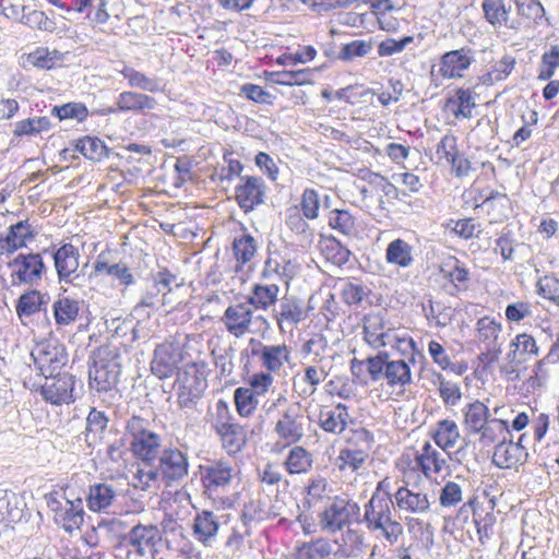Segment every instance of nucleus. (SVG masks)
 <instances>
[{
	"label": "nucleus",
	"instance_id": "f257e3e1",
	"mask_svg": "<svg viewBox=\"0 0 559 559\" xmlns=\"http://www.w3.org/2000/svg\"><path fill=\"white\" fill-rule=\"evenodd\" d=\"M393 501L370 498L364 506L362 523L378 538L394 545L403 535L404 527L394 515Z\"/></svg>",
	"mask_w": 559,
	"mask_h": 559
},
{
	"label": "nucleus",
	"instance_id": "f03ea898",
	"mask_svg": "<svg viewBox=\"0 0 559 559\" xmlns=\"http://www.w3.org/2000/svg\"><path fill=\"white\" fill-rule=\"evenodd\" d=\"M126 438L133 455L143 463L153 464L162 452V437L151 429V421L132 415L126 423Z\"/></svg>",
	"mask_w": 559,
	"mask_h": 559
},
{
	"label": "nucleus",
	"instance_id": "7ed1b4c3",
	"mask_svg": "<svg viewBox=\"0 0 559 559\" xmlns=\"http://www.w3.org/2000/svg\"><path fill=\"white\" fill-rule=\"evenodd\" d=\"M88 370L90 385L98 392L112 390L121 372L120 353L117 347L104 345L93 352Z\"/></svg>",
	"mask_w": 559,
	"mask_h": 559
},
{
	"label": "nucleus",
	"instance_id": "20e7f679",
	"mask_svg": "<svg viewBox=\"0 0 559 559\" xmlns=\"http://www.w3.org/2000/svg\"><path fill=\"white\" fill-rule=\"evenodd\" d=\"M308 425L309 419L305 415L301 404L289 403L278 412L274 432L286 444H295L304 438Z\"/></svg>",
	"mask_w": 559,
	"mask_h": 559
},
{
	"label": "nucleus",
	"instance_id": "39448f33",
	"mask_svg": "<svg viewBox=\"0 0 559 559\" xmlns=\"http://www.w3.org/2000/svg\"><path fill=\"white\" fill-rule=\"evenodd\" d=\"M399 466L404 477L406 476V469L420 471L427 478L449 469L447 455L433 448L428 441L423 444L420 451L416 452L414 459L408 454H403Z\"/></svg>",
	"mask_w": 559,
	"mask_h": 559
},
{
	"label": "nucleus",
	"instance_id": "423d86ee",
	"mask_svg": "<svg viewBox=\"0 0 559 559\" xmlns=\"http://www.w3.org/2000/svg\"><path fill=\"white\" fill-rule=\"evenodd\" d=\"M177 402L180 408L193 409L207 388L204 372L195 365H188L177 378Z\"/></svg>",
	"mask_w": 559,
	"mask_h": 559
},
{
	"label": "nucleus",
	"instance_id": "0eeeda50",
	"mask_svg": "<svg viewBox=\"0 0 559 559\" xmlns=\"http://www.w3.org/2000/svg\"><path fill=\"white\" fill-rule=\"evenodd\" d=\"M31 356L36 369L45 378L60 372L68 361L64 346L53 338L38 342L33 347Z\"/></svg>",
	"mask_w": 559,
	"mask_h": 559
},
{
	"label": "nucleus",
	"instance_id": "6e6552de",
	"mask_svg": "<svg viewBox=\"0 0 559 559\" xmlns=\"http://www.w3.org/2000/svg\"><path fill=\"white\" fill-rule=\"evenodd\" d=\"M365 341L374 349L381 347H393L400 350L406 348H415V342L411 337H402L394 329L385 328L382 319L379 317H370L364 325Z\"/></svg>",
	"mask_w": 559,
	"mask_h": 559
},
{
	"label": "nucleus",
	"instance_id": "1a4fd4ad",
	"mask_svg": "<svg viewBox=\"0 0 559 559\" xmlns=\"http://www.w3.org/2000/svg\"><path fill=\"white\" fill-rule=\"evenodd\" d=\"M53 262L59 283L75 287L83 286L85 275L80 270V252L78 248L71 243L62 245L53 253Z\"/></svg>",
	"mask_w": 559,
	"mask_h": 559
},
{
	"label": "nucleus",
	"instance_id": "9d476101",
	"mask_svg": "<svg viewBox=\"0 0 559 559\" xmlns=\"http://www.w3.org/2000/svg\"><path fill=\"white\" fill-rule=\"evenodd\" d=\"M236 474V466L226 460H215L201 466V481L204 492L218 497L228 487Z\"/></svg>",
	"mask_w": 559,
	"mask_h": 559
},
{
	"label": "nucleus",
	"instance_id": "9b49d317",
	"mask_svg": "<svg viewBox=\"0 0 559 559\" xmlns=\"http://www.w3.org/2000/svg\"><path fill=\"white\" fill-rule=\"evenodd\" d=\"M502 325L491 317H483L476 323V340L484 345L485 350L480 353L479 359L485 364H492L499 360L501 345L499 343Z\"/></svg>",
	"mask_w": 559,
	"mask_h": 559
},
{
	"label": "nucleus",
	"instance_id": "f8f14e48",
	"mask_svg": "<svg viewBox=\"0 0 559 559\" xmlns=\"http://www.w3.org/2000/svg\"><path fill=\"white\" fill-rule=\"evenodd\" d=\"M126 542L136 556L153 559L158 551L162 534L156 525L138 524L129 531Z\"/></svg>",
	"mask_w": 559,
	"mask_h": 559
},
{
	"label": "nucleus",
	"instance_id": "ddd939ff",
	"mask_svg": "<svg viewBox=\"0 0 559 559\" xmlns=\"http://www.w3.org/2000/svg\"><path fill=\"white\" fill-rule=\"evenodd\" d=\"M47 504L55 514L56 523L66 532L71 533L83 524L84 510L81 498L73 500L66 498L63 501H60L55 497H49Z\"/></svg>",
	"mask_w": 559,
	"mask_h": 559
},
{
	"label": "nucleus",
	"instance_id": "4468645a",
	"mask_svg": "<svg viewBox=\"0 0 559 559\" xmlns=\"http://www.w3.org/2000/svg\"><path fill=\"white\" fill-rule=\"evenodd\" d=\"M74 384L73 376L58 372L46 378V382L41 385L40 394L51 405L70 404L74 401Z\"/></svg>",
	"mask_w": 559,
	"mask_h": 559
},
{
	"label": "nucleus",
	"instance_id": "2eb2a0df",
	"mask_svg": "<svg viewBox=\"0 0 559 559\" xmlns=\"http://www.w3.org/2000/svg\"><path fill=\"white\" fill-rule=\"evenodd\" d=\"M357 508L346 499H334L320 514V527L326 533H336L349 524L353 511Z\"/></svg>",
	"mask_w": 559,
	"mask_h": 559
},
{
	"label": "nucleus",
	"instance_id": "dca6fc26",
	"mask_svg": "<svg viewBox=\"0 0 559 559\" xmlns=\"http://www.w3.org/2000/svg\"><path fill=\"white\" fill-rule=\"evenodd\" d=\"M253 310L247 301L229 305L222 317L226 330L239 338L251 332Z\"/></svg>",
	"mask_w": 559,
	"mask_h": 559
},
{
	"label": "nucleus",
	"instance_id": "f3484780",
	"mask_svg": "<svg viewBox=\"0 0 559 559\" xmlns=\"http://www.w3.org/2000/svg\"><path fill=\"white\" fill-rule=\"evenodd\" d=\"M297 272L298 265L294 260L282 254L280 251H273L269 253L264 261L261 280L270 282L277 280L288 285Z\"/></svg>",
	"mask_w": 559,
	"mask_h": 559
},
{
	"label": "nucleus",
	"instance_id": "a211bd4d",
	"mask_svg": "<svg viewBox=\"0 0 559 559\" xmlns=\"http://www.w3.org/2000/svg\"><path fill=\"white\" fill-rule=\"evenodd\" d=\"M474 62V51L468 47L447 51L440 58L439 73L444 79H461Z\"/></svg>",
	"mask_w": 559,
	"mask_h": 559
},
{
	"label": "nucleus",
	"instance_id": "6ab92c4d",
	"mask_svg": "<svg viewBox=\"0 0 559 559\" xmlns=\"http://www.w3.org/2000/svg\"><path fill=\"white\" fill-rule=\"evenodd\" d=\"M158 471L167 481L180 480L188 475V455L177 448L163 449L158 455Z\"/></svg>",
	"mask_w": 559,
	"mask_h": 559
},
{
	"label": "nucleus",
	"instance_id": "aec40b11",
	"mask_svg": "<svg viewBox=\"0 0 559 559\" xmlns=\"http://www.w3.org/2000/svg\"><path fill=\"white\" fill-rule=\"evenodd\" d=\"M395 510L407 515H421L430 510V501L428 495L421 491H415L403 485L394 491Z\"/></svg>",
	"mask_w": 559,
	"mask_h": 559
},
{
	"label": "nucleus",
	"instance_id": "412c9836",
	"mask_svg": "<svg viewBox=\"0 0 559 559\" xmlns=\"http://www.w3.org/2000/svg\"><path fill=\"white\" fill-rule=\"evenodd\" d=\"M181 349L173 343H163L156 346L151 364L152 372L159 379L170 378L181 361Z\"/></svg>",
	"mask_w": 559,
	"mask_h": 559
},
{
	"label": "nucleus",
	"instance_id": "4be33fe9",
	"mask_svg": "<svg viewBox=\"0 0 559 559\" xmlns=\"http://www.w3.org/2000/svg\"><path fill=\"white\" fill-rule=\"evenodd\" d=\"M13 280L20 283L34 284L41 278L45 264L38 253L20 254L11 263Z\"/></svg>",
	"mask_w": 559,
	"mask_h": 559
},
{
	"label": "nucleus",
	"instance_id": "5701e85b",
	"mask_svg": "<svg viewBox=\"0 0 559 559\" xmlns=\"http://www.w3.org/2000/svg\"><path fill=\"white\" fill-rule=\"evenodd\" d=\"M241 180L242 183L236 187V200L248 212L264 202L265 185L260 177L248 176Z\"/></svg>",
	"mask_w": 559,
	"mask_h": 559
},
{
	"label": "nucleus",
	"instance_id": "b1692460",
	"mask_svg": "<svg viewBox=\"0 0 559 559\" xmlns=\"http://www.w3.org/2000/svg\"><path fill=\"white\" fill-rule=\"evenodd\" d=\"M527 457L528 453L524 445L503 438L495 448L492 463L499 468H518L527 461Z\"/></svg>",
	"mask_w": 559,
	"mask_h": 559
},
{
	"label": "nucleus",
	"instance_id": "393cba45",
	"mask_svg": "<svg viewBox=\"0 0 559 559\" xmlns=\"http://www.w3.org/2000/svg\"><path fill=\"white\" fill-rule=\"evenodd\" d=\"M218 518L210 510L198 511L191 524L192 536L204 547H212L219 531Z\"/></svg>",
	"mask_w": 559,
	"mask_h": 559
},
{
	"label": "nucleus",
	"instance_id": "a878e982",
	"mask_svg": "<svg viewBox=\"0 0 559 559\" xmlns=\"http://www.w3.org/2000/svg\"><path fill=\"white\" fill-rule=\"evenodd\" d=\"M319 426L325 432L341 435L352 423L348 407L343 403L333 406H324L319 413Z\"/></svg>",
	"mask_w": 559,
	"mask_h": 559
},
{
	"label": "nucleus",
	"instance_id": "bb28decb",
	"mask_svg": "<svg viewBox=\"0 0 559 559\" xmlns=\"http://www.w3.org/2000/svg\"><path fill=\"white\" fill-rule=\"evenodd\" d=\"M252 355L260 358L262 366L270 372L278 373L289 362L290 349L286 344L263 345L253 349Z\"/></svg>",
	"mask_w": 559,
	"mask_h": 559
},
{
	"label": "nucleus",
	"instance_id": "cd10ccee",
	"mask_svg": "<svg viewBox=\"0 0 559 559\" xmlns=\"http://www.w3.org/2000/svg\"><path fill=\"white\" fill-rule=\"evenodd\" d=\"M384 258L389 265L407 270L416 262L415 248L406 240L396 238L388 243Z\"/></svg>",
	"mask_w": 559,
	"mask_h": 559
},
{
	"label": "nucleus",
	"instance_id": "c85d7f7f",
	"mask_svg": "<svg viewBox=\"0 0 559 559\" xmlns=\"http://www.w3.org/2000/svg\"><path fill=\"white\" fill-rule=\"evenodd\" d=\"M280 286L275 282L255 283L251 286L246 301L254 310H267L278 300Z\"/></svg>",
	"mask_w": 559,
	"mask_h": 559
},
{
	"label": "nucleus",
	"instance_id": "c756f323",
	"mask_svg": "<svg viewBox=\"0 0 559 559\" xmlns=\"http://www.w3.org/2000/svg\"><path fill=\"white\" fill-rule=\"evenodd\" d=\"M307 317L301 304L294 297L283 298L275 312L276 323L281 331L293 329Z\"/></svg>",
	"mask_w": 559,
	"mask_h": 559
},
{
	"label": "nucleus",
	"instance_id": "7c9ffc66",
	"mask_svg": "<svg viewBox=\"0 0 559 559\" xmlns=\"http://www.w3.org/2000/svg\"><path fill=\"white\" fill-rule=\"evenodd\" d=\"M117 498V490L107 483H97L90 486L86 497L87 508L93 512H106Z\"/></svg>",
	"mask_w": 559,
	"mask_h": 559
},
{
	"label": "nucleus",
	"instance_id": "2f4dec72",
	"mask_svg": "<svg viewBox=\"0 0 559 559\" xmlns=\"http://www.w3.org/2000/svg\"><path fill=\"white\" fill-rule=\"evenodd\" d=\"M463 426L468 433L479 431L489 419V408L483 402L476 400L462 408Z\"/></svg>",
	"mask_w": 559,
	"mask_h": 559
},
{
	"label": "nucleus",
	"instance_id": "473e14b6",
	"mask_svg": "<svg viewBox=\"0 0 559 559\" xmlns=\"http://www.w3.org/2000/svg\"><path fill=\"white\" fill-rule=\"evenodd\" d=\"M110 0H75L78 13H84L92 24H105L110 14L108 5Z\"/></svg>",
	"mask_w": 559,
	"mask_h": 559
},
{
	"label": "nucleus",
	"instance_id": "72a5a7b5",
	"mask_svg": "<svg viewBox=\"0 0 559 559\" xmlns=\"http://www.w3.org/2000/svg\"><path fill=\"white\" fill-rule=\"evenodd\" d=\"M116 106L120 111H142L155 109L157 102L146 94L122 92L116 100Z\"/></svg>",
	"mask_w": 559,
	"mask_h": 559
},
{
	"label": "nucleus",
	"instance_id": "f704fd0d",
	"mask_svg": "<svg viewBox=\"0 0 559 559\" xmlns=\"http://www.w3.org/2000/svg\"><path fill=\"white\" fill-rule=\"evenodd\" d=\"M389 355L386 353H379L376 356H370L366 359L354 358L350 361V370L356 373V368L366 367V370L372 381H379L385 377V369L389 365Z\"/></svg>",
	"mask_w": 559,
	"mask_h": 559
},
{
	"label": "nucleus",
	"instance_id": "c9c22d12",
	"mask_svg": "<svg viewBox=\"0 0 559 559\" xmlns=\"http://www.w3.org/2000/svg\"><path fill=\"white\" fill-rule=\"evenodd\" d=\"M34 231L28 221H20L11 225L7 236L0 240L4 242L2 248L10 251L17 250L26 245V241L34 238Z\"/></svg>",
	"mask_w": 559,
	"mask_h": 559
},
{
	"label": "nucleus",
	"instance_id": "e433bc0d",
	"mask_svg": "<svg viewBox=\"0 0 559 559\" xmlns=\"http://www.w3.org/2000/svg\"><path fill=\"white\" fill-rule=\"evenodd\" d=\"M103 273L118 280L119 283L126 287L134 283V276L124 263L109 264L103 259V254H99L94 263V274L98 275Z\"/></svg>",
	"mask_w": 559,
	"mask_h": 559
},
{
	"label": "nucleus",
	"instance_id": "4c0bfd02",
	"mask_svg": "<svg viewBox=\"0 0 559 559\" xmlns=\"http://www.w3.org/2000/svg\"><path fill=\"white\" fill-rule=\"evenodd\" d=\"M460 429L454 420L442 419L437 423L432 438L443 451L452 449L460 439Z\"/></svg>",
	"mask_w": 559,
	"mask_h": 559
},
{
	"label": "nucleus",
	"instance_id": "58836bf2",
	"mask_svg": "<svg viewBox=\"0 0 559 559\" xmlns=\"http://www.w3.org/2000/svg\"><path fill=\"white\" fill-rule=\"evenodd\" d=\"M223 449L229 454L239 453L247 442V433L242 426L235 424L217 432Z\"/></svg>",
	"mask_w": 559,
	"mask_h": 559
},
{
	"label": "nucleus",
	"instance_id": "ea45409f",
	"mask_svg": "<svg viewBox=\"0 0 559 559\" xmlns=\"http://www.w3.org/2000/svg\"><path fill=\"white\" fill-rule=\"evenodd\" d=\"M121 74L128 80L130 87L140 88L150 93L163 92L164 86L159 79L147 76L146 74L135 70L131 67H124Z\"/></svg>",
	"mask_w": 559,
	"mask_h": 559
},
{
	"label": "nucleus",
	"instance_id": "a19ab883",
	"mask_svg": "<svg viewBox=\"0 0 559 559\" xmlns=\"http://www.w3.org/2000/svg\"><path fill=\"white\" fill-rule=\"evenodd\" d=\"M312 454L300 445L294 447L284 461V466L289 474L307 473L312 468Z\"/></svg>",
	"mask_w": 559,
	"mask_h": 559
},
{
	"label": "nucleus",
	"instance_id": "79ce46f5",
	"mask_svg": "<svg viewBox=\"0 0 559 559\" xmlns=\"http://www.w3.org/2000/svg\"><path fill=\"white\" fill-rule=\"evenodd\" d=\"M333 552L332 544L325 538L302 543L296 547V559H325Z\"/></svg>",
	"mask_w": 559,
	"mask_h": 559
},
{
	"label": "nucleus",
	"instance_id": "37998d69",
	"mask_svg": "<svg viewBox=\"0 0 559 559\" xmlns=\"http://www.w3.org/2000/svg\"><path fill=\"white\" fill-rule=\"evenodd\" d=\"M368 455L365 449L346 448L340 451L335 466L343 472H356L366 462Z\"/></svg>",
	"mask_w": 559,
	"mask_h": 559
},
{
	"label": "nucleus",
	"instance_id": "c03bdc74",
	"mask_svg": "<svg viewBox=\"0 0 559 559\" xmlns=\"http://www.w3.org/2000/svg\"><path fill=\"white\" fill-rule=\"evenodd\" d=\"M386 382L390 386L404 388L412 382V371L405 360H390L385 369Z\"/></svg>",
	"mask_w": 559,
	"mask_h": 559
},
{
	"label": "nucleus",
	"instance_id": "a18cd8bd",
	"mask_svg": "<svg viewBox=\"0 0 559 559\" xmlns=\"http://www.w3.org/2000/svg\"><path fill=\"white\" fill-rule=\"evenodd\" d=\"M433 384L447 406H455L459 404L462 399V391L456 382L445 379L441 373H436Z\"/></svg>",
	"mask_w": 559,
	"mask_h": 559
},
{
	"label": "nucleus",
	"instance_id": "49530a36",
	"mask_svg": "<svg viewBox=\"0 0 559 559\" xmlns=\"http://www.w3.org/2000/svg\"><path fill=\"white\" fill-rule=\"evenodd\" d=\"M53 317L58 325L64 326L73 323L79 316V302L70 298H60L53 302Z\"/></svg>",
	"mask_w": 559,
	"mask_h": 559
},
{
	"label": "nucleus",
	"instance_id": "de8ad7c7",
	"mask_svg": "<svg viewBox=\"0 0 559 559\" xmlns=\"http://www.w3.org/2000/svg\"><path fill=\"white\" fill-rule=\"evenodd\" d=\"M481 9L486 21L493 27H500L509 20L503 0H483Z\"/></svg>",
	"mask_w": 559,
	"mask_h": 559
},
{
	"label": "nucleus",
	"instance_id": "09e8293b",
	"mask_svg": "<svg viewBox=\"0 0 559 559\" xmlns=\"http://www.w3.org/2000/svg\"><path fill=\"white\" fill-rule=\"evenodd\" d=\"M321 250L325 259L337 266L346 264L350 257V251L334 237L326 238Z\"/></svg>",
	"mask_w": 559,
	"mask_h": 559
},
{
	"label": "nucleus",
	"instance_id": "8fccbe9b",
	"mask_svg": "<svg viewBox=\"0 0 559 559\" xmlns=\"http://www.w3.org/2000/svg\"><path fill=\"white\" fill-rule=\"evenodd\" d=\"M475 99L469 88H459L455 97L449 98L448 106H455L452 108L455 117L471 118L472 111L475 107Z\"/></svg>",
	"mask_w": 559,
	"mask_h": 559
},
{
	"label": "nucleus",
	"instance_id": "3c124183",
	"mask_svg": "<svg viewBox=\"0 0 559 559\" xmlns=\"http://www.w3.org/2000/svg\"><path fill=\"white\" fill-rule=\"evenodd\" d=\"M257 240L249 234H242L235 237L233 250L237 262L242 264L249 262L257 253Z\"/></svg>",
	"mask_w": 559,
	"mask_h": 559
},
{
	"label": "nucleus",
	"instance_id": "603ef678",
	"mask_svg": "<svg viewBox=\"0 0 559 559\" xmlns=\"http://www.w3.org/2000/svg\"><path fill=\"white\" fill-rule=\"evenodd\" d=\"M328 223L331 228L345 236H350L356 230L355 217L346 210H332Z\"/></svg>",
	"mask_w": 559,
	"mask_h": 559
},
{
	"label": "nucleus",
	"instance_id": "864d4df0",
	"mask_svg": "<svg viewBox=\"0 0 559 559\" xmlns=\"http://www.w3.org/2000/svg\"><path fill=\"white\" fill-rule=\"evenodd\" d=\"M504 431H509V424L503 419H488L487 424L484 425L479 431H475L473 435H479V441L484 445H489L495 443L499 436Z\"/></svg>",
	"mask_w": 559,
	"mask_h": 559
},
{
	"label": "nucleus",
	"instance_id": "5fc2aeb1",
	"mask_svg": "<svg viewBox=\"0 0 559 559\" xmlns=\"http://www.w3.org/2000/svg\"><path fill=\"white\" fill-rule=\"evenodd\" d=\"M78 150L88 159L99 162L108 156L105 143L98 138L86 136L79 141Z\"/></svg>",
	"mask_w": 559,
	"mask_h": 559
},
{
	"label": "nucleus",
	"instance_id": "6e6d98bb",
	"mask_svg": "<svg viewBox=\"0 0 559 559\" xmlns=\"http://www.w3.org/2000/svg\"><path fill=\"white\" fill-rule=\"evenodd\" d=\"M50 127L51 123L47 117H35L17 121L13 132L16 136L36 135L49 130Z\"/></svg>",
	"mask_w": 559,
	"mask_h": 559
},
{
	"label": "nucleus",
	"instance_id": "4d7b16f0",
	"mask_svg": "<svg viewBox=\"0 0 559 559\" xmlns=\"http://www.w3.org/2000/svg\"><path fill=\"white\" fill-rule=\"evenodd\" d=\"M23 14L21 15L20 22L40 31L53 32L56 29V23L53 20L48 17L45 12L38 10L26 11V8H22Z\"/></svg>",
	"mask_w": 559,
	"mask_h": 559
},
{
	"label": "nucleus",
	"instance_id": "13d9d810",
	"mask_svg": "<svg viewBox=\"0 0 559 559\" xmlns=\"http://www.w3.org/2000/svg\"><path fill=\"white\" fill-rule=\"evenodd\" d=\"M45 296L37 290H31L20 296L16 305L19 317H29L40 310Z\"/></svg>",
	"mask_w": 559,
	"mask_h": 559
},
{
	"label": "nucleus",
	"instance_id": "bf43d9fd",
	"mask_svg": "<svg viewBox=\"0 0 559 559\" xmlns=\"http://www.w3.org/2000/svg\"><path fill=\"white\" fill-rule=\"evenodd\" d=\"M273 81L280 85H306L312 84V71L301 69L297 71H281L273 74Z\"/></svg>",
	"mask_w": 559,
	"mask_h": 559
},
{
	"label": "nucleus",
	"instance_id": "052dcab7",
	"mask_svg": "<svg viewBox=\"0 0 559 559\" xmlns=\"http://www.w3.org/2000/svg\"><path fill=\"white\" fill-rule=\"evenodd\" d=\"M440 272L452 283L466 284L469 280L468 270L456 258H449L440 267Z\"/></svg>",
	"mask_w": 559,
	"mask_h": 559
},
{
	"label": "nucleus",
	"instance_id": "680f3d73",
	"mask_svg": "<svg viewBox=\"0 0 559 559\" xmlns=\"http://www.w3.org/2000/svg\"><path fill=\"white\" fill-rule=\"evenodd\" d=\"M235 404L240 416H249L257 408L258 401L252 389L238 388L234 392Z\"/></svg>",
	"mask_w": 559,
	"mask_h": 559
},
{
	"label": "nucleus",
	"instance_id": "e2e57ef3",
	"mask_svg": "<svg viewBox=\"0 0 559 559\" xmlns=\"http://www.w3.org/2000/svg\"><path fill=\"white\" fill-rule=\"evenodd\" d=\"M559 68V46L552 45L550 49L543 53L542 62L538 73V79L542 81L550 80L556 69Z\"/></svg>",
	"mask_w": 559,
	"mask_h": 559
},
{
	"label": "nucleus",
	"instance_id": "0e129e2a",
	"mask_svg": "<svg viewBox=\"0 0 559 559\" xmlns=\"http://www.w3.org/2000/svg\"><path fill=\"white\" fill-rule=\"evenodd\" d=\"M364 537L352 528H348L342 536L341 551L347 557H355L362 552Z\"/></svg>",
	"mask_w": 559,
	"mask_h": 559
},
{
	"label": "nucleus",
	"instance_id": "69168bd1",
	"mask_svg": "<svg viewBox=\"0 0 559 559\" xmlns=\"http://www.w3.org/2000/svg\"><path fill=\"white\" fill-rule=\"evenodd\" d=\"M51 114L58 117L59 120L76 119L83 121L87 115V108L80 103H68L62 106H55Z\"/></svg>",
	"mask_w": 559,
	"mask_h": 559
},
{
	"label": "nucleus",
	"instance_id": "338daca9",
	"mask_svg": "<svg viewBox=\"0 0 559 559\" xmlns=\"http://www.w3.org/2000/svg\"><path fill=\"white\" fill-rule=\"evenodd\" d=\"M60 60V52L48 48H38L28 55V61L40 69H51Z\"/></svg>",
	"mask_w": 559,
	"mask_h": 559
},
{
	"label": "nucleus",
	"instance_id": "774afa93",
	"mask_svg": "<svg viewBox=\"0 0 559 559\" xmlns=\"http://www.w3.org/2000/svg\"><path fill=\"white\" fill-rule=\"evenodd\" d=\"M233 420V416L228 408V405L223 400L217 401L215 404V413L213 414L211 426L214 431L217 433L227 427L235 425Z\"/></svg>",
	"mask_w": 559,
	"mask_h": 559
}]
</instances>
